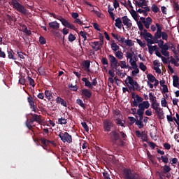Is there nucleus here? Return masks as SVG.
<instances>
[{"mask_svg": "<svg viewBox=\"0 0 179 179\" xmlns=\"http://www.w3.org/2000/svg\"><path fill=\"white\" fill-rule=\"evenodd\" d=\"M136 22H137V26L138 27V29H140L141 31H142L144 29L143 23L141 22V20H139V21L137 20Z\"/></svg>", "mask_w": 179, "mask_h": 179, "instance_id": "48", "label": "nucleus"}, {"mask_svg": "<svg viewBox=\"0 0 179 179\" xmlns=\"http://www.w3.org/2000/svg\"><path fill=\"white\" fill-rule=\"evenodd\" d=\"M123 177L124 179H145L141 178L138 174L136 173H132L131 169H124Z\"/></svg>", "mask_w": 179, "mask_h": 179, "instance_id": "4", "label": "nucleus"}, {"mask_svg": "<svg viewBox=\"0 0 179 179\" xmlns=\"http://www.w3.org/2000/svg\"><path fill=\"white\" fill-rule=\"evenodd\" d=\"M81 95H83V97L88 100L92 98V92L87 89H83L81 91Z\"/></svg>", "mask_w": 179, "mask_h": 179, "instance_id": "14", "label": "nucleus"}, {"mask_svg": "<svg viewBox=\"0 0 179 179\" xmlns=\"http://www.w3.org/2000/svg\"><path fill=\"white\" fill-rule=\"evenodd\" d=\"M58 122L59 123H60V125H66V124L67 123V120L63 117L59 118L58 119Z\"/></svg>", "mask_w": 179, "mask_h": 179, "instance_id": "44", "label": "nucleus"}, {"mask_svg": "<svg viewBox=\"0 0 179 179\" xmlns=\"http://www.w3.org/2000/svg\"><path fill=\"white\" fill-rule=\"evenodd\" d=\"M59 27V23H58L57 21H52V22L48 23V29L58 30Z\"/></svg>", "mask_w": 179, "mask_h": 179, "instance_id": "13", "label": "nucleus"}, {"mask_svg": "<svg viewBox=\"0 0 179 179\" xmlns=\"http://www.w3.org/2000/svg\"><path fill=\"white\" fill-rule=\"evenodd\" d=\"M150 102L148 101H144L142 103H138L137 106L145 112V109L150 108Z\"/></svg>", "mask_w": 179, "mask_h": 179, "instance_id": "15", "label": "nucleus"}, {"mask_svg": "<svg viewBox=\"0 0 179 179\" xmlns=\"http://www.w3.org/2000/svg\"><path fill=\"white\" fill-rule=\"evenodd\" d=\"M171 171V168L168 165H165L162 167V171H163L164 174H167Z\"/></svg>", "mask_w": 179, "mask_h": 179, "instance_id": "31", "label": "nucleus"}, {"mask_svg": "<svg viewBox=\"0 0 179 179\" xmlns=\"http://www.w3.org/2000/svg\"><path fill=\"white\" fill-rule=\"evenodd\" d=\"M27 78H28V82L30 86H32V87H36L35 80L33 78H31L30 76H27Z\"/></svg>", "mask_w": 179, "mask_h": 179, "instance_id": "37", "label": "nucleus"}, {"mask_svg": "<svg viewBox=\"0 0 179 179\" xmlns=\"http://www.w3.org/2000/svg\"><path fill=\"white\" fill-rule=\"evenodd\" d=\"M109 61L110 63V67L115 71L119 69V66H120V63L118 62V60L113 55H108Z\"/></svg>", "mask_w": 179, "mask_h": 179, "instance_id": "8", "label": "nucleus"}, {"mask_svg": "<svg viewBox=\"0 0 179 179\" xmlns=\"http://www.w3.org/2000/svg\"><path fill=\"white\" fill-rule=\"evenodd\" d=\"M152 19L151 17H147L146 21L143 24L146 29H150V25L152 24Z\"/></svg>", "mask_w": 179, "mask_h": 179, "instance_id": "28", "label": "nucleus"}, {"mask_svg": "<svg viewBox=\"0 0 179 179\" xmlns=\"http://www.w3.org/2000/svg\"><path fill=\"white\" fill-rule=\"evenodd\" d=\"M10 5L13 6V8L20 13H22L24 15H26V14H27V8L24 5L21 4L19 2V0H11Z\"/></svg>", "mask_w": 179, "mask_h": 179, "instance_id": "3", "label": "nucleus"}, {"mask_svg": "<svg viewBox=\"0 0 179 179\" xmlns=\"http://www.w3.org/2000/svg\"><path fill=\"white\" fill-rule=\"evenodd\" d=\"M56 103L60 104L62 106L67 107V102L63 99V98L60 96H57L56 98Z\"/></svg>", "mask_w": 179, "mask_h": 179, "instance_id": "18", "label": "nucleus"}, {"mask_svg": "<svg viewBox=\"0 0 179 179\" xmlns=\"http://www.w3.org/2000/svg\"><path fill=\"white\" fill-rule=\"evenodd\" d=\"M120 66L122 69H128V66L126 64L125 60H121V61L120 62Z\"/></svg>", "mask_w": 179, "mask_h": 179, "instance_id": "42", "label": "nucleus"}, {"mask_svg": "<svg viewBox=\"0 0 179 179\" xmlns=\"http://www.w3.org/2000/svg\"><path fill=\"white\" fill-rule=\"evenodd\" d=\"M162 32L156 31L155 34V36L156 38L160 39L162 38Z\"/></svg>", "mask_w": 179, "mask_h": 179, "instance_id": "62", "label": "nucleus"}, {"mask_svg": "<svg viewBox=\"0 0 179 179\" xmlns=\"http://www.w3.org/2000/svg\"><path fill=\"white\" fill-rule=\"evenodd\" d=\"M39 43L41 45H44L46 43V40L45 39V38L43 36H40L39 37Z\"/></svg>", "mask_w": 179, "mask_h": 179, "instance_id": "59", "label": "nucleus"}, {"mask_svg": "<svg viewBox=\"0 0 179 179\" xmlns=\"http://www.w3.org/2000/svg\"><path fill=\"white\" fill-rule=\"evenodd\" d=\"M127 57L129 58V62L131 63L133 61V56L134 55V52H132V53H131L130 52H127Z\"/></svg>", "mask_w": 179, "mask_h": 179, "instance_id": "39", "label": "nucleus"}, {"mask_svg": "<svg viewBox=\"0 0 179 179\" xmlns=\"http://www.w3.org/2000/svg\"><path fill=\"white\" fill-rule=\"evenodd\" d=\"M31 115H32L31 118L33 120V122H36L37 123H39L40 124H42L43 120H41L40 115L31 113Z\"/></svg>", "mask_w": 179, "mask_h": 179, "instance_id": "17", "label": "nucleus"}, {"mask_svg": "<svg viewBox=\"0 0 179 179\" xmlns=\"http://www.w3.org/2000/svg\"><path fill=\"white\" fill-rule=\"evenodd\" d=\"M141 139L143 142H148V134H143L141 135Z\"/></svg>", "mask_w": 179, "mask_h": 179, "instance_id": "56", "label": "nucleus"}, {"mask_svg": "<svg viewBox=\"0 0 179 179\" xmlns=\"http://www.w3.org/2000/svg\"><path fill=\"white\" fill-rule=\"evenodd\" d=\"M159 176L161 179H166L165 173H163V171L158 172Z\"/></svg>", "mask_w": 179, "mask_h": 179, "instance_id": "64", "label": "nucleus"}, {"mask_svg": "<svg viewBox=\"0 0 179 179\" xmlns=\"http://www.w3.org/2000/svg\"><path fill=\"white\" fill-rule=\"evenodd\" d=\"M76 103L79 105L83 110H86V106L85 103L83 102L81 99H77Z\"/></svg>", "mask_w": 179, "mask_h": 179, "instance_id": "32", "label": "nucleus"}, {"mask_svg": "<svg viewBox=\"0 0 179 179\" xmlns=\"http://www.w3.org/2000/svg\"><path fill=\"white\" fill-rule=\"evenodd\" d=\"M159 106H160V103L157 101L155 103H153V105H151V108L155 110L157 108H159Z\"/></svg>", "mask_w": 179, "mask_h": 179, "instance_id": "49", "label": "nucleus"}, {"mask_svg": "<svg viewBox=\"0 0 179 179\" xmlns=\"http://www.w3.org/2000/svg\"><path fill=\"white\" fill-rule=\"evenodd\" d=\"M147 46H148V48L149 54L152 55L153 52H154L153 46L149 45V43H147Z\"/></svg>", "mask_w": 179, "mask_h": 179, "instance_id": "57", "label": "nucleus"}, {"mask_svg": "<svg viewBox=\"0 0 179 179\" xmlns=\"http://www.w3.org/2000/svg\"><path fill=\"white\" fill-rule=\"evenodd\" d=\"M40 141L43 145V148L44 150H46L45 148L49 146V140L44 138H40Z\"/></svg>", "mask_w": 179, "mask_h": 179, "instance_id": "22", "label": "nucleus"}, {"mask_svg": "<svg viewBox=\"0 0 179 179\" xmlns=\"http://www.w3.org/2000/svg\"><path fill=\"white\" fill-rule=\"evenodd\" d=\"M168 50L171 49L175 55H178L173 43H170L169 45L168 44Z\"/></svg>", "mask_w": 179, "mask_h": 179, "instance_id": "29", "label": "nucleus"}, {"mask_svg": "<svg viewBox=\"0 0 179 179\" xmlns=\"http://www.w3.org/2000/svg\"><path fill=\"white\" fill-rule=\"evenodd\" d=\"M53 92L51 90H45V95L48 100L50 101L53 98Z\"/></svg>", "mask_w": 179, "mask_h": 179, "instance_id": "24", "label": "nucleus"}, {"mask_svg": "<svg viewBox=\"0 0 179 179\" xmlns=\"http://www.w3.org/2000/svg\"><path fill=\"white\" fill-rule=\"evenodd\" d=\"M116 123H117V125H120V126L123 127H125L124 124L122 122V120L120 118L117 119V122Z\"/></svg>", "mask_w": 179, "mask_h": 179, "instance_id": "60", "label": "nucleus"}, {"mask_svg": "<svg viewBox=\"0 0 179 179\" xmlns=\"http://www.w3.org/2000/svg\"><path fill=\"white\" fill-rule=\"evenodd\" d=\"M125 83L127 85V86H129L128 84L131 85V86H129V90L135 91V90H138L139 88V84L130 76H127Z\"/></svg>", "mask_w": 179, "mask_h": 179, "instance_id": "6", "label": "nucleus"}, {"mask_svg": "<svg viewBox=\"0 0 179 179\" xmlns=\"http://www.w3.org/2000/svg\"><path fill=\"white\" fill-rule=\"evenodd\" d=\"M7 52L9 59L16 60V57H15V52L12 50V49H8Z\"/></svg>", "mask_w": 179, "mask_h": 179, "instance_id": "26", "label": "nucleus"}, {"mask_svg": "<svg viewBox=\"0 0 179 179\" xmlns=\"http://www.w3.org/2000/svg\"><path fill=\"white\" fill-rule=\"evenodd\" d=\"M82 81L85 83V87H87L91 90H93L92 84L86 78H82Z\"/></svg>", "mask_w": 179, "mask_h": 179, "instance_id": "20", "label": "nucleus"}, {"mask_svg": "<svg viewBox=\"0 0 179 179\" xmlns=\"http://www.w3.org/2000/svg\"><path fill=\"white\" fill-rule=\"evenodd\" d=\"M114 124L109 120H105L103 122V131L106 132L111 131V128L113 127Z\"/></svg>", "mask_w": 179, "mask_h": 179, "instance_id": "11", "label": "nucleus"}, {"mask_svg": "<svg viewBox=\"0 0 179 179\" xmlns=\"http://www.w3.org/2000/svg\"><path fill=\"white\" fill-rule=\"evenodd\" d=\"M136 5L141 8H143L144 6H148V3L145 0H143L142 2H138V0L135 1Z\"/></svg>", "mask_w": 179, "mask_h": 179, "instance_id": "25", "label": "nucleus"}, {"mask_svg": "<svg viewBox=\"0 0 179 179\" xmlns=\"http://www.w3.org/2000/svg\"><path fill=\"white\" fill-rule=\"evenodd\" d=\"M131 15L135 21H138V14L136 13L135 10H132Z\"/></svg>", "mask_w": 179, "mask_h": 179, "instance_id": "53", "label": "nucleus"}, {"mask_svg": "<svg viewBox=\"0 0 179 179\" xmlns=\"http://www.w3.org/2000/svg\"><path fill=\"white\" fill-rule=\"evenodd\" d=\"M101 62L103 66H108V62L107 57H102L101 59Z\"/></svg>", "mask_w": 179, "mask_h": 179, "instance_id": "50", "label": "nucleus"}, {"mask_svg": "<svg viewBox=\"0 0 179 179\" xmlns=\"http://www.w3.org/2000/svg\"><path fill=\"white\" fill-rule=\"evenodd\" d=\"M90 60H85L83 63V67L85 68V71L87 72H90Z\"/></svg>", "mask_w": 179, "mask_h": 179, "instance_id": "21", "label": "nucleus"}, {"mask_svg": "<svg viewBox=\"0 0 179 179\" xmlns=\"http://www.w3.org/2000/svg\"><path fill=\"white\" fill-rule=\"evenodd\" d=\"M122 20L124 26L127 27L128 29H131L132 24L130 22L131 20L128 18L127 15H124V17H122Z\"/></svg>", "mask_w": 179, "mask_h": 179, "instance_id": "16", "label": "nucleus"}, {"mask_svg": "<svg viewBox=\"0 0 179 179\" xmlns=\"http://www.w3.org/2000/svg\"><path fill=\"white\" fill-rule=\"evenodd\" d=\"M23 32L25 33L27 35H31V31L30 30H28L27 27L26 25H22Z\"/></svg>", "mask_w": 179, "mask_h": 179, "instance_id": "43", "label": "nucleus"}, {"mask_svg": "<svg viewBox=\"0 0 179 179\" xmlns=\"http://www.w3.org/2000/svg\"><path fill=\"white\" fill-rule=\"evenodd\" d=\"M68 87L69 88H71L70 89L71 90H72L73 92H78V87L76 85H73V84H69L68 85Z\"/></svg>", "mask_w": 179, "mask_h": 179, "instance_id": "41", "label": "nucleus"}, {"mask_svg": "<svg viewBox=\"0 0 179 179\" xmlns=\"http://www.w3.org/2000/svg\"><path fill=\"white\" fill-rule=\"evenodd\" d=\"M27 101L30 106V108L32 109V111L36 113L38 108L37 106L35 105V102L34 101V98L32 96L27 97Z\"/></svg>", "mask_w": 179, "mask_h": 179, "instance_id": "12", "label": "nucleus"}, {"mask_svg": "<svg viewBox=\"0 0 179 179\" xmlns=\"http://www.w3.org/2000/svg\"><path fill=\"white\" fill-rule=\"evenodd\" d=\"M125 83L127 85V86H129L128 84L131 85V86H129V90L135 91V90H138L139 88V84L130 76H127Z\"/></svg>", "mask_w": 179, "mask_h": 179, "instance_id": "5", "label": "nucleus"}, {"mask_svg": "<svg viewBox=\"0 0 179 179\" xmlns=\"http://www.w3.org/2000/svg\"><path fill=\"white\" fill-rule=\"evenodd\" d=\"M151 10L155 13H157L160 11V9L157 7V6L156 4H152L151 6Z\"/></svg>", "mask_w": 179, "mask_h": 179, "instance_id": "36", "label": "nucleus"}, {"mask_svg": "<svg viewBox=\"0 0 179 179\" xmlns=\"http://www.w3.org/2000/svg\"><path fill=\"white\" fill-rule=\"evenodd\" d=\"M139 68L141 69L142 71L145 72L147 69L146 66L144 64V63L141 62L139 63Z\"/></svg>", "mask_w": 179, "mask_h": 179, "instance_id": "52", "label": "nucleus"}, {"mask_svg": "<svg viewBox=\"0 0 179 179\" xmlns=\"http://www.w3.org/2000/svg\"><path fill=\"white\" fill-rule=\"evenodd\" d=\"M58 136L60 138V140L63 143H71L73 142L72 136L67 133V131H65L64 133L60 131V133L58 134Z\"/></svg>", "mask_w": 179, "mask_h": 179, "instance_id": "7", "label": "nucleus"}, {"mask_svg": "<svg viewBox=\"0 0 179 179\" xmlns=\"http://www.w3.org/2000/svg\"><path fill=\"white\" fill-rule=\"evenodd\" d=\"M167 104H168V102L165 99V98L164 97L162 98V100H161V105H162V106L166 107Z\"/></svg>", "mask_w": 179, "mask_h": 179, "instance_id": "55", "label": "nucleus"}, {"mask_svg": "<svg viewBox=\"0 0 179 179\" xmlns=\"http://www.w3.org/2000/svg\"><path fill=\"white\" fill-rule=\"evenodd\" d=\"M124 43L127 46H132V45H134V43L132 42L131 40H126L124 41Z\"/></svg>", "mask_w": 179, "mask_h": 179, "instance_id": "61", "label": "nucleus"}, {"mask_svg": "<svg viewBox=\"0 0 179 179\" xmlns=\"http://www.w3.org/2000/svg\"><path fill=\"white\" fill-rule=\"evenodd\" d=\"M92 44L93 45H91V47L95 51V52H97L99 50H101V47L99 46V41H94V42H92Z\"/></svg>", "mask_w": 179, "mask_h": 179, "instance_id": "19", "label": "nucleus"}, {"mask_svg": "<svg viewBox=\"0 0 179 179\" xmlns=\"http://www.w3.org/2000/svg\"><path fill=\"white\" fill-rule=\"evenodd\" d=\"M158 160H161L163 162L164 164H168L169 163V157H164V156H161V158L157 157Z\"/></svg>", "mask_w": 179, "mask_h": 179, "instance_id": "40", "label": "nucleus"}, {"mask_svg": "<svg viewBox=\"0 0 179 179\" xmlns=\"http://www.w3.org/2000/svg\"><path fill=\"white\" fill-rule=\"evenodd\" d=\"M81 125L85 129V131L88 132L90 131L87 122H81Z\"/></svg>", "mask_w": 179, "mask_h": 179, "instance_id": "54", "label": "nucleus"}, {"mask_svg": "<svg viewBox=\"0 0 179 179\" xmlns=\"http://www.w3.org/2000/svg\"><path fill=\"white\" fill-rule=\"evenodd\" d=\"M147 78L149 82H151L152 83H155V76L152 74V73H149L147 75Z\"/></svg>", "mask_w": 179, "mask_h": 179, "instance_id": "34", "label": "nucleus"}, {"mask_svg": "<svg viewBox=\"0 0 179 179\" xmlns=\"http://www.w3.org/2000/svg\"><path fill=\"white\" fill-rule=\"evenodd\" d=\"M173 8L176 11L179 10V5L178 3H176V1H173Z\"/></svg>", "mask_w": 179, "mask_h": 179, "instance_id": "63", "label": "nucleus"}, {"mask_svg": "<svg viewBox=\"0 0 179 179\" xmlns=\"http://www.w3.org/2000/svg\"><path fill=\"white\" fill-rule=\"evenodd\" d=\"M156 27H157V32L163 33V31H162L163 27L159 23L156 24Z\"/></svg>", "mask_w": 179, "mask_h": 179, "instance_id": "58", "label": "nucleus"}, {"mask_svg": "<svg viewBox=\"0 0 179 179\" xmlns=\"http://www.w3.org/2000/svg\"><path fill=\"white\" fill-rule=\"evenodd\" d=\"M143 38L145 41H148L149 38H153V36L150 34V32H148L147 34H144Z\"/></svg>", "mask_w": 179, "mask_h": 179, "instance_id": "47", "label": "nucleus"}, {"mask_svg": "<svg viewBox=\"0 0 179 179\" xmlns=\"http://www.w3.org/2000/svg\"><path fill=\"white\" fill-rule=\"evenodd\" d=\"M58 20L60 21V22L62 24V25L66 28L73 29V30H76L77 29L76 28L75 25H73V24H71L69 22V21L64 18H63L62 17V15H60V17H59Z\"/></svg>", "mask_w": 179, "mask_h": 179, "instance_id": "9", "label": "nucleus"}, {"mask_svg": "<svg viewBox=\"0 0 179 179\" xmlns=\"http://www.w3.org/2000/svg\"><path fill=\"white\" fill-rule=\"evenodd\" d=\"M173 85L175 87H178L179 78L178 76L175 75L173 76Z\"/></svg>", "mask_w": 179, "mask_h": 179, "instance_id": "27", "label": "nucleus"}, {"mask_svg": "<svg viewBox=\"0 0 179 179\" xmlns=\"http://www.w3.org/2000/svg\"><path fill=\"white\" fill-rule=\"evenodd\" d=\"M136 125L139 128L142 129L144 127V124L142 120H136Z\"/></svg>", "mask_w": 179, "mask_h": 179, "instance_id": "38", "label": "nucleus"}, {"mask_svg": "<svg viewBox=\"0 0 179 179\" xmlns=\"http://www.w3.org/2000/svg\"><path fill=\"white\" fill-rule=\"evenodd\" d=\"M80 35L81 36V37L83 38H84V41H83V45H85L84 41L87 40V33L85 32V31H80Z\"/></svg>", "mask_w": 179, "mask_h": 179, "instance_id": "33", "label": "nucleus"}, {"mask_svg": "<svg viewBox=\"0 0 179 179\" xmlns=\"http://www.w3.org/2000/svg\"><path fill=\"white\" fill-rule=\"evenodd\" d=\"M109 136L110 137V141L113 145H116L117 147H124V141L121 138V136L119 133L116 130L112 131Z\"/></svg>", "mask_w": 179, "mask_h": 179, "instance_id": "2", "label": "nucleus"}, {"mask_svg": "<svg viewBox=\"0 0 179 179\" xmlns=\"http://www.w3.org/2000/svg\"><path fill=\"white\" fill-rule=\"evenodd\" d=\"M162 41L163 40L168 41L169 35L167 34V33L166 31H162Z\"/></svg>", "mask_w": 179, "mask_h": 179, "instance_id": "45", "label": "nucleus"}, {"mask_svg": "<svg viewBox=\"0 0 179 179\" xmlns=\"http://www.w3.org/2000/svg\"><path fill=\"white\" fill-rule=\"evenodd\" d=\"M68 39L70 41V43H73V41H74L76 39V37L73 34H70L68 37Z\"/></svg>", "mask_w": 179, "mask_h": 179, "instance_id": "51", "label": "nucleus"}, {"mask_svg": "<svg viewBox=\"0 0 179 179\" xmlns=\"http://www.w3.org/2000/svg\"><path fill=\"white\" fill-rule=\"evenodd\" d=\"M115 26L117 27L118 29H121L122 24V20L120 17H118L115 20Z\"/></svg>", "mask_w": 179, "mask_h": 179, "instance_id": "30", "label": "nucleus"}, {"mask_svg": "<svg viewBox=\"0 0 179 179\" xmlns=\"http://www.w3.org/2000/svg\"><path fill=\"white\" fill-rule=\"evenodd\" d=\"M110 46H111V49H112L113 51H115V52H117V50H120V46H118V45H117V43H115V42H113V43H111V45H110Z\"/></svg>", "mask_w": 179, "mask_h": 179, "instance_id": "35", "label": "nucleus"}, {"mask_svg": "<svg viewBox=\"0 0 179 179\" xmlns=\"http://www.w3.org/2000/svg\"><path fill=\"white\" fill-rule=\"evenodd\" d=\"M34 120H32V117L30 118V120H27L26 122V126L29 129L31 130V129L35 127V125H32L34 124Z\"/></svg>", "mask_w": 179, "mask_h": 179, "instance_id": "23", "label": "nucleus"}, {"mask_svg": "<svg viewBox=\"0 0 179 179\" xmlns=\"http://www.w3.org/2000/svg\"><path fill=\"white\" fill-rule=\"evenodd\" d=\"M115 56L118 58V59L122 60L123 58V53L121 51H117L115 53Z\"/></svg>", "mask_w": 179, "mask_h": 179, "instance_id": "46", "label": "nucleus"}, {"mask_svg": "<svg viewBox=\"0 0 179 179\" xmlns=\"http://www.w3.org/2000/svg\"><path fill=\"white\" fill-rule=\"evenodd\" d=\"M151 39L153 40L154 44L156 43L158 45L159 48L161 49V54L165 57H169V43H165L163 40H159V38H156V36H152Z\"/></svg>", "mask_w": 179, "mask_h": 179, "instance_id": "1", "label": "nucleus"}, {"mask_svg": "<svg viewBox=\"0 0 179 179\" xmlns=\"http://www.w3.org/2000/svg\"><path fill=\"white\" fill-rule=\"evenodd\" d=\"M131 97L134 99L133 101V106L137 107L138 106V103H142L143 101V98L140 96L139 95H135V92H132Z\"/></svg>", "mask_w": 179, "mask_h": 179, "instance_id": "10", "label": "nucleus"}]
</instances>
